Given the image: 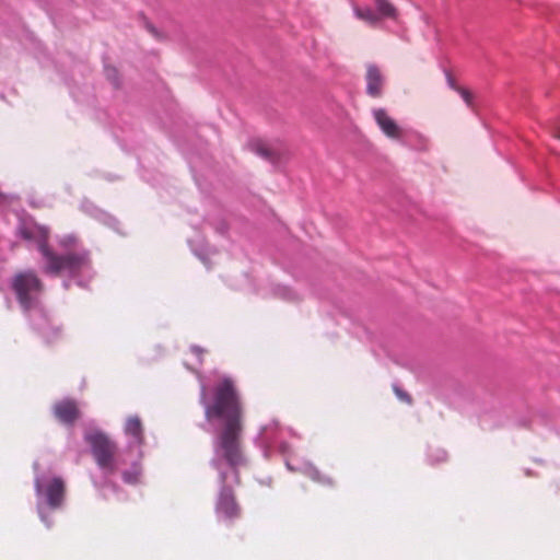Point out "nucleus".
Returning a JSON list of instances; mask_svg holds the SVG:
<instances>
[{"instance_id": "14", "label": "nucleus", "mask_w": 560, "mask_h": 560, "mask_svg": "<svg viewBox=\"0 0 560 560\" xmlns=\"http://www.w3.org/2000/svg\"><path fill=\"white\" fill-rule=\"evenodd\" d=\"M272 293L275 296L288 302H294L299 300V294L294 290L285 285L276 284L272 288Z\"/></svg>"}, {"instance_id": "15", "label": "nucleus", "mask_w": 560, "mask_h": 560, "mask_svg": "<svg viewBox=\"0 0 560 560\" xmlns=\"http://www.w3.org/2000/svg\"><path fill=\"white\" fill-rule=\"evenodd\" d=\"M428 458L432 464H439L446 460L447 453L442 448H430Z\"/></svg>"}, {"instance_id": "3", "label": "nucleus", "mask_w": 560, "mask_h": 560, "mask_svg": "<svg viewBox=\"0 0 560 560\" xmlns=\"http://www.w3.org/2000/svg\"><path fill=\"white\" fill-rule=\"evenodd\" d=\"M16 232L23 240L37 246L43 257L45 273L55 277L65 275L81 288H85L93 278L90 253L83 248L77 249L74 235H66L59 240V245L66 252L57 254L47 245L49 230L37 224L32 218H21Z\"/></svg>"}, {"instance_id": "16", "label": "nucleus", "mask_w": 560, "mask_h": 560, "mask_svg": "<svg viewBox=\"0 0 560 560\" xmlns=\"http://www.w3.org/2000/svg\"><path fill=\"white\" fill-rule=\"evenodd\" d=\"M457 93L460 95L467 107L475 112L476 104L474 94L465 88L459 89Z\"/></svg>"}, {"instance_id": "9", "label": "nucleus", "mask_w": 560, "mask_h": 560, "mask_svg": "<svg viewBox=\"0 0 560 560\" xmlns=\"http://www.w3.org/2000/svg\"><path fill=\"white\" fill-rule=\"evenodd\" d=\"M285 467L288 470L293 472H301L308 477L314 482H317L323 486H332V479L324 474H322L312 463L303 462L299 465H294L291 459L285 458Z\"/></svg>"}, {"instance_id": "18", "label": "nucleus", "mask_w": 560, "mask_h": 560, "mask_svg": "<svg viewBox=\"0 0 560 560\" xmlns=\"http://www.w3.org/2000/svg\"><path fill=\"white\" fill-rule=\"evenodd\" d=\"M395 393L400 400H405L408 402L410 401L409 395L407 393H405L404 390L399 389L398 387H395Z\"/></svg>"}, {"instance_id": "23", "label": "nucleus", "mask_w": 560, "mask_h": 560, "mask_svg": "<svg viewBox=\"0 0 560 560\" xmlns=\"http://www.w3.org/2000/svg\"><path fill=\"white\" fill-rule=\"evenodd\" d=\"M69 284H70V283H69V281H68V280H65V281H63V283H62V285H63V288H65L66 290L69 288Z\"/></svg>"}, {"instance_id": "22", "label": "nucleus", "mask_w": 560, "mask_h": 560, "mask_svg": "<svg viewBox=\"0 0 560 560\" xmlns=\"http://www.w3.org/2000/svg\"><path fill=\"white\" fill-rule=\"evenodd\" d=\"M148 30L154 35V36H158V33L155 31V28L152 26V25H148Z\"/></svg>"}, {"instance_id": "4", "label": "nucleus", "mask_w": 560, "mask_h": 560, "mask_svg": "<svg viewBox=\"0 0 560 560\" xmlns=\"http://www.w3.org/2000/svg\"><path fill=\"white\" fill-rule=\"evenodd\" d=\"M11 289L23 312L30 317L33 327L46 339L51 340L58 335L46 312L40 306L43 283L33 270L15 273L10 282Z\"/></svg>"}, {"instance_id": "17", "label": "nucleus", "mask_w": 560, "mask_h": 560, "mask_svg": "<svg viewBox=\"0 0 560 560\" xmlns=\"http://www.w3.org/2000/svg\"><path fill=\"white\" fill-rule=\"evenodd\" d=\"M190 246H191L192 252L195 253V255L209 268L208 258H209L210 254L212 253V250L208 246L202 247L200 249L195 248L192 246L191 242H190Z\"/></svg>"}, {"instance_id": "21", "label": "nucleus", "mask_w": 560, "mask_h": 560, "mask_svg": "<svg viewBox=\"0 0 560 560\" xmlns=\"http://www.w3.org/2000/svg\"><path fill=\"white\" fill-rule=\"evenodd\" d=\"M190 349H191V352L195 353L198 357L199 363H201L200 357H201L203 350L200 347H197V346H191Z\"/></svg>"}, {"instance_id": "11", "label": "nucleus", "mask_w": 560, "mask_h": 560, "mask_svg": "<svg viewBox=\"0 0 560 560\" xmlns=\"http://www.w3.org/2000/svg\"><path fill=\"white\" fill-rule=\"evenodd\" d=\"M248 148L252 152L271 164H277L282 156L281 150L270 147L269 143L261 139H252L248 142Z\"/></svg>"}, {"instance_id": "24", "label": "nucleus", "mask_w": 560, "mask_h": 560, "mask_svg": "<svg viewBox=\"0 0 560 560\" xmlns=\"http://www.w3.org/2000/svg\"><path fill=\"white\" fill-rule=\"evenodd\" d=\"M557 137L560 139V131L558 132Z\"/></svg>"}, {"instance_id": "8", "label": "nucleus", "mask_w": 560, "mask_h": 560, "mask_svg": "<svg viewBox=\"0 0 560 560\" xmlns=\"http://www.w3.org/2000/svg\"><path fill=\"white\" fill-rule=\"evenodd\" d=\"M372 116L382 131V133L390 140L401 141L404 138V129L397 121L389 116L387 110L382 107H376L371 110Z\"/></svg>"}, {"instance_id": "5", "label": "nucleus", "mask_w": 560, "mask_h": 560, "mask_svg": "<svg viewBox=\"0 0 560 560\" xmlns=\"http://www.w3.org/2000/svg\"><path fill=\"white\" fill-rule=\"evenodd\" d=\"M34 468V490L36 498V511L40 522L51 528L54 525V514L65 506L66 502V481L61 476L51 471H39L37 462L33 464Z\"/></svg>"}, {"instance_id": "12", "label": "nucleus", "mask_w": 560, "mask_h": 560, "mask_svg": "<svg viewBox=\"0 0 560 560\" xmlns=\"http://www.w3.org/2000/svg\"><path fill=\"white\" fill-rule=\"evenodd\" d=\"M55 417L65 424H72L78 418L79 410L72 399H62L54 406Z\"/></svg>"}, {"instance_id": "1", "label": "nucleus", "mask_w": 560, "mask_h": 560, "mask_svg": "<svg viewBox=\"0 0 560 560\" xmlns=\"http://www.w3.org/2000/svg\"><path fill=\"white\" fill-rule=\"evenodd\" d=\"M200 404L207 421L215 428L213 457L210 460L211 467L218 471L220 483L215 515L220 521L231 522L241 512L232 488L240 482V468L247 464L242 446V404L229 377L215 386L211 399L207 398V386L200 380Z\"/></svg>"}, {"instance_id": "20", "label": "nucleus", "mask_w": 560, "mask_h": 560, "mask_svg": "<svg viewBox=\"0 0 560 560\" xmlns=\"http://www.w3.org/2000/svg\"><path fill=\"white\" fill-rule=\"evenodd\" d=\"M106 72H107V77H108L110 80H113V83H114L115 85H118V81H117V80H116V78H115L116 70H115V69H110V68H108V69H106Z\"/></svg>"}, {"instance_id": "13", "label": "nucleus", "mask_w": 560, "mask_h": 560, "mask_svg": "<svg viewBox=\"0 0 560 560\" xmlns=\"http://www.w3.org/2000/svg\"><path fill=\"white\" fill-rule=\"evenodd\" d=\"M82 207L84 210L89 211L91 213V215L95 217L96 219H98L100 221L104 222L105 224L112 226L113 229H116L117 221L115 218H113L108 213H105L104 211L95 208L94 206H92L88 202H84L82 205Z\"/></svg>"}, {"instance_id": "7", "label": "nucleus", "mask_w": 560, "mask_h": 560, "mask_svg": "<svg viewBox=\"0 0 560 560\" xmlns=\"http://www.w3.org/2000/svg\"><path fill=\"white\" fill-rule=\"evenodd\" d=\"M376 11L370 8H354L355 15L370 23L376 24L382 19H395L397 15L396 8L387 0H374Z\"/></svg>"}, {"instance_id": "2", "label": "nucleus", "mask_w": 560, "mask_h": 560, "mask_svg": "<svg viewBox=\"0 0 560 560\" xmlns=\"http://www.w3.org/2000/svg\"><path fill=\"white\" fill-rule=\"evenodd\" d=\"M124 433L128 438L125 450H118L116 443L100 430L89 431L84 440L90 446L98 472L91 475L94 488L101 495L119 494L118 480L129 486L142 481V452L144 442L143 427L138 416L127 418Z\"/></svg>"}, {"instance_id": "19", "label": "nucleus", "mask_w": 560, "mask_h": 560, "mask_svg": "<svg viewBox=\"0 0 560 560\" xmlns=\"http://www.w3.org/2000/svg\"><path fill=\"white\" fill-rule=\"evenodd\" d=\"M447 83H448V86L456 92H458V90L463 88V86L457 85L455 80L450 74H447Z\"/></svg>"}, {"instance_id": "6", "label": "nucleus", "mask_w": 560, "mask_h": 560, "mask_svg": "<svg viewBox=\"0 0 560 560\" xmlns=\"http://www.w3.org/2000/svg\"><path fill=\"white\" fill-rule=\"evenodd\" d=\"M293 434L291 429H283L278 422L271 421L261 427L255 439V444L261 450L262 456L268 459L276 447L283 455L288 456L289 445L283 441L285 433Z\"/></svg>"}, {"instance_id": "10", "label": "nucleus", "mask_w": 560, "mask_h": 560, "mask_svg": "<svg viewBox=\"0 0 560 560\" xmlns=\"http://www.w3.org/2000/svg\"><path fill=\"white\" fill-rule=\"evenodd\" d=\"M366 94L371 97L378 98L383 95V88L385 84V77L381 69L374 65L366 66L365 73Z\"/></svg>"}]
</instances>
